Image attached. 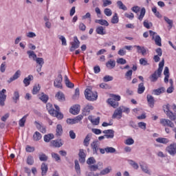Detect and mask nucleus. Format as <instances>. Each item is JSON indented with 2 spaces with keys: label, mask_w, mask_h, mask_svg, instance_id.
Listing matches in <instances>:
<instances>
[{
  "label": "nucleus",
  "mask_w": 176,
  "mask_h": 176,
  "mask_svg": "<svg viewBox=\"0 0 176 176\" xmlns=\"http://www.w3.org/2000/svg\"><path fill=\"white\" fill-rule=\"evenodd\" d=\"M164 108H166V116L169 118L171 120H176V114L168 110V104L165 105Z\"/></svg>",
  "instance_id": "17"
},
{
  "label": "nucleus",
  "mask_w": 176,
  "mask_h": 176,
  "mask_svg": "<svg viewBox=\"0 0 176 176\" xmlns=\"http://www.w3.org/2000/svg\"><path fill=\"white\" fill-rule=\"evenodd\" d=\"M65 84L69 89H74V85L71 81L67 75L65 76Z\"/></svg>",
  "instance_id": "25"
},
{
  "label": "nucleus",
  "mask_w": 176,
  "mask_h": 176,
  "mask_svg": "<svg viewBox=\"0 0 176 176\" xmlns=\"http://www.w3.org/2000/svg\"><path fill=\"white\" fill-rule=\"evenodd\" d=\"M83 119V116L79 115L74 118H68L67 120V123L68 124H76V123H79Z\"/></svg>",
  "instance_id": "8"
},
{
  "label": "nucleus",
  "mask_w": 176,
  "mask_h": 176,
  "mask_svg": "<svg viewBox=\"0 0 176 176\" xmlns=\"http://www.w3.org/2000/svg\"><path fill=\"white\" fill-rule=\"evenodd\" d=\"M143 25L144 27H145V28H147V30H149L151 28V27H152V23H149V21H148V20H145L143 22Z\"/></svg>",
  "instance_id": "62"
},
{
  "label": "nucleus",
  "mask_w": 176,
  "mask_h": 176,
  "mask_svg": "<svg viewBox=\"0 0 176 176\" xmlns=\"http://www.w3.org/2000/svg\"><path fill=\"white\" fill-rule=\"evenodd\" d=\"M117 6L119 9H120L121 10H127V7L123 4V2H122V1H117Z\"/></svg>",
  "instance_id": "41"
},
{
  "label": "nucleus",
  "mask_w": 176,
  "mask_h": 176,
  "mask_svg": "<svg viewBox=\"0 0 176 176\" xmlns=\"http://www.w3.org/2000/svg\"><path fill=\"white\" fill-rule=\"evenodd\" d=\"M140 168L145 174H148V175H152V171L149 169L146 164H140Z\"/></svg>",
  "instance_id": "18"
},
{
  "label": "nucleus",
  "mask_w": 176,
  "mask_h": 176,
  "mask_svg": "<svg viewBox=\"0 0 176 176\" xmlns=\"http://www.w3.org/2000/svg\"><path fill=\"white\" fill-rule=\"evenodd\" d=\"M75 166L74 168L76 170V173H77L78 175H80V165H79V161L78 160H76L74 161Z\"/></svg>",
  "instance_id": "37"
},
{
  "label": "nucleus",
  "mask_w": 176,
  "mask_h": 176,
  "mask_svg": "<svg viewBox=\"0 0 176 176\" xmlns=\"http://www.w3.org/2000/svg\"><path fill=\"white\" fill-rule=\"evenodd\" d=\"M112 171V167L109 166L102 170L100 173V175H107V174H109Z\"/></svg>",
  "instance_id": "39"
},
{
  "label": "nucleus",
  "mask_w": 176,
  "mask_h": 176,
  "mask_svg": "<svg viewBox=\"0 0 176 176\" xmlns=\"http://www.w3.org/2000/svg\"><path fill=\"white\" fill-rule=\"evenodd\" d=\"M133 47H136L138 53H141L142 56H145V54H146V49H145L144 47L134 45Z\"/></svg>",
  "instance_id": "22"
},
{
  "label": "nucleus",
  "mask_w": 176,
  "mask_h": 176,
  "mask_svg": "<svg viewBox=\"0 0 176 176\" xmlns=\"http://www.w3.org/2000/svg\"><path fill=\"white\" fill-rule=\"evenodd\" d=\"M46 107H47V110L48 111L51 116H53L54 118H57L58 119H63V113L60 112V107H58V106L55 105V108L56 110L53 109L52 104L47 103Z\"/></svg>",
  "instance_id": "1"
},
{
  "label": "nucleus",
  "mask_w": 176,
  "mask_h": 176,
  "mask_svg": "<svg viewBox=\"0 0 176 176\" xmlns=\"http://www.w3.org/2000/svg\"><path fill=\"white\" fill-rule=\"evenodd\" d=\"M166 152L170 155V156H175L176 155V144L173 143L168 146L166 148Z\"/></svg>",
  "instance_id": "7"
},
{
  "label": "nucleus",
  "mask_w": 176,
  "mask_h": 176,
  "mask_svg": "<svg viewBox=\"0 0 176 176\" xmlns=\"http://www.w3.org/2000/svg\"><path fill=\"white\" fill-rule=\"evenodd\" d=\"M106 67L108 69H113V68L116 67V61H115V60L110 59L106 63Z\"/></svg>",
  "instance_id": "20"
},
{
  "label": "nucleus",
  "mask_w": 176,
  "mask_h": 176,
  "mask_svg": "<svg viewBox=\"0 0 176 176\" xmlns=\"http://www.w3.org/2000/svg\"><path fill=\"white\" fill-rule=\"evenodd\" d=\"M164 21H166V23H167L169 28H173V20L170 19L167 16H164Z\"/></svg>",
  "instance_id": "49"
},
{
  "label": "nucleus",
  "mask_w": 176,
  "mask_h": 176,
  "mask_svg": "<svg viewBox=\"0 0 176 176\" xmlns=\"http://www.w3.org/2000/svg\"><path fill=\"white\" fill-rule=\"evenodd\" d=\"M102 133L107 139L113 138V137H115V131L112 129L104 130Z\"/></svg>",
  "instance_id": "14"
},
{
  "label": "nucleus",
  "mask_w": 176,
  "mask_h": 176,
  "mask_svg": "<svg viewBox=\"0 0 176 176\" xmlns=\"http://www.w3.org/2000/svg\"><path fill=\"white\" fill-rule=\"evenodd\" d=\"M164 67V60L162 59L161 62L159 63V67L157 71H155L151 76L150 79L151 82H157V79L160 78V75H162V72H163V67Z\"/></svg>",
  "instance_id": "3"
},
{
  "label": "nucleus",
  "mask_w": 176,
  "mask_h": 176,
  "mask_svg": "<svg viewBox=\"0 0 176 176\" xmlns=\"http://www.w3.org/2000/svg\"><path fill=\"white\" fill-rule=\"evenodd\" d=\"M159 144H168L170 142V140L167 138H158L155 140Z\"/></svg>",
  "instance_id": "43"
},
{
  "label": "nucleus",
  "mask_w": 176,
  "mask_h": 176,
  "mask_svg": "<svg viewBox=\"0 0 176 176\" xmlns=\"http://www.w3.org/2000/svg\"><path fill=\"white\" fill-rule=\"evenodd\" d=\"M42 140V134L41 133L36 131L33 134V141H41Z\"/></svg>",
  "instance_id": "35"
},
{
  "label": "nucleus",
  "mask_w": 176,
  "mask_h": 176,
  "mask_svg": "<svg viewBox=\"0 0 176 176\" xmlns=\"http://www.w3.org/2000/svg\"><path fill=\"white\" fill-rule=\"evenodd\" d=\"M39 160H41V162H46V160H47V156H46L45 153H41L39 154Z\"/></svg>",
  "instance_id": "64"
},
{
  "label": "nucleus",
  "mask_w": 176,
  "mask_h": 176,
  "mask_svg": "<svg viewBox=\"0 0 176 176\" xmlns=\"http://www.w3.org/2000/svg\"><path fill=\"white\" fill-rule=\"evenodd\" d=\"M27 118H28V114L25 115L19 121V127H24L25 126V122H27Z\"/></svg>",
  "instance_id": "27"
},
{
  "label": "nucleus",
  "mask_w": 176,
  "mask_h": 176,
  "mask_svg": "<svg viewBox=\"0 0 176 176\" xmlns=\"http://www.w3.org/2000/svg\"><path fill=\"white\" fill-rule=\"evenodd\" d=\"M96 34H98V35H105L107 34L105 29L102 26H98L96 28Z\"/></svg>",
  "instance_id": "29"
},
{
  "label": "nucleus",
  "mask_w": 176,
  "mask_h": 176,
  "mask_svg": "<svg viewBox=\"0 0 176 176\" xmlns=\"http://www.w3.org/2000/svg\"><path fill=\"white\" fill-rule=\"evenodd\" d=\"M78 156L80 163H85L86 162V151L85 150L80 149Z\"/></svg>",
  "instance_id": "13"
},
{
  "label": "nucleus",
  "mask_w": 176,
  "mask_h": 176,
  "mask_svg": "<svg viewBox=\"0 0 176 176\" xmlns=\"http://www.w3.org/2000/svg\"><path fill=\"white\" fill-rule=\"evenodd\" d=\"M96 159H94L93 157H90L87 160V164H88L89 166H91V164H96Z\"/></svg>",
  "instance_id": "57"
},
{
  "label": "nucleus",
  "mask_w": 176,
  "mask_h": 176,
  "mask_svg": "<svg viewBox=\"0 0 176 176\" xmlns=\"http://www.w3.org/2000/svg\"><path fill=\"white\" fill-rule=\"evenodd\" d=\"M27 54L29 56V58L32 59L33 61H35L36 58L38 57L36 56V54L32 50H29L27 52Z\"/></svg>",
  "instance_id": "32"
},
{
  "label": "nucleus",
  "mask_w": 176,
  "mask_h": 176,
  "mask_svg": "<svg viewBox=\"0 0 176 176\" xmlns=\"http://www.w3.org/2000/svg\"><path fill=\"white\" fill-rule=\"evenodd\" d=\"M33 78L34 77L32 75H29L28 77L24 78L23 83L26 87L27 86H30V83H31V80H32Z\"/></svg>",
  "instance_id": "33"
},
{
  "label": "nucleus",
  "mask_w": 176,
  "mask_h": 176,
  "mask_svg": "<svg viewBox=\"0 0 176 176\" xmlns=\"http://www.w3.org/2000/svg\"><path fill=\"white\" fill-rule=\"evenodd\" d=\"M51 156L52 159H54L55 162H60V160H61V157H60V155L56 153H52Z\"/></svg>",
  "instance_id": "51"
},
{
  "label": "nucleus",
  "mask_w": 176,
  "mask_h": 176,
  "mask_svg": "<svg viewBox=\"0 0 176 176\" xmlns=\"http://www.w3.org/2000/svg\"><path fill=\"white\" fill-rule=\"evenodd\" d=\"M5 101H6V89H3L0 91V105L5 106Z\"/></svg>",
  "instance_id": "10"
},
{
  "label": "nucleus",
  "mask_w": 176,
  "mask_h": 176,
  "mask_svg": "<svg viewBox=\"0 0 176 176\" xmlns=\"http://www.w3.org/2000/svg\"><path fill=\"white\" fill-rule=\"evenodd\" d=\"M120 109L121 110V112L122 113H123V112L124 113H127V114L130 113V108H129V107H126L124 106H120Z\"/></svg>",
  "instance_id": "54"
},
{
  "label": "nucleus",
  "mask_w": 176,
  "mask_h": 176,
  "mask_svg": "<svg viewBox=\"0 0 176 176\" xmlns=\"http://www.w3.org/2000/svg\"><path fill=\"white\" fill-rule=\"evenodd\" d=\"M104 13L107 17H111V16H112V10H111V8H107L104 10Z\"/></svg>",
  "instance_id": "55"
},
{
  "label": "nucleus",
  "mask_w": 176,
  "mask_h": 176,
  "mask_svg": "<svg viewBox=\"0 0 176 176\" xmlns=\"http://www.w3.org/2000/svg\"><path fill=\"white\" fill-rule=\"evenodd\" d=\"M12 100L15 104H17V101L20 100V92L15 90L13 94Z\"/></svg>",
  "instance_id": "26"
},
{
  "label": "nucleus",
  "mask_w": 176,
  "mask_h": 176,
  "mask_svg": "<svg viewBox=\"0 0 176 176\" xmlns=\"http://www.w3.org/2000/svg\"><path fill=\"white\" fill-rule=\"evenodd\" d=\"M91 147L94 155H98V151L100 149V142H98V140H94L91 144Z\"/></svg>",
  "instance_id": "6"
},
{
  "label": "nucleus",
  "mask_w": 176,
  "mask_h": 176,
  "mask_svg": "<svg viewBox=\"0 0 176 176\" xmlns=\"http://www.w3.org/2000/svg\"><path fill=\"white\" fill-rule=\"evenodd\" d=\"M125 145H133L134 144V139L129 138L124 141Z\"/></svg>",
  "instance_id": "59"
},
{
  "label": "nucleus",
  "mask_w": 176,
  "mask_h": 176,
  "mask_svg": "<svg viewBox=\"0 0 176 176\" xmlns=\"http://www.w3.org/2000/svg\"><path fill=\"white\" fill-rule=\"evenodd\" d=\"M160 124L164 126H168V127L174 128V122L166 118H162L160 120Z\"/></svg>",
  "instance_id": "12"
},
{
  "label": "nucleus",
  "mask_w": 176,
  "mask_h": 176,
  "mask_svg": "<svg viewBox=\"0 0 176 176\" xmlns=\"http://www.w3.org/2000/svg\"><path fill=\"white\" fill-rule=\"evenodd\" d=\"M85 96L87 100L89 101H96L98 98V95L96 91H93L91 89L87 88L85 91Z\"/></svg>",
  "instance_id": "4"
},
{
  "label": "nucleus",
  "mask_w": 176,
  "mask_h": 176,
  "mask_svg": "<svg viewBox=\"0 0 176 176\" xmlns=\"http://www.w3.org/2000/svg\"><path fill=\"white\" fill-rule=\"evenodd\" d=\"M122 113L120 107H118L117 109L114 111V113L112 116L113 119H122Z\"/></svg>",
  "instance_id": "16"
},
{
  "label": "nucleus",
  "mask_w": 176,
  "mask_h": 176,
  "mask_svg": "<svg viewBox=\"0 0 176 176\" xmlns=\"http://www.w3.org/2000/svg\"><path fill=\"white\" fill-rule=\"evenodd\" d=\"M47 170H49V168L47 167V164L45 163H43L41 164V175H46V173H47Z\"/></svg>",
  "instance_id": "38"
},
{
  "label": "nucleus",
  "mask_w": 176,
  "mask_h": 176,
  "mask_svg": "<svg viewBox=\"0 0 176 176\" xmlns=\"http://www.w3.org/2000/svg\"><path fill=\"white\" fill-rule=\"evenodd\" d=\"M153 39H154L155 45H157V46H162V38H160V36L156 35L155 38Z\"/></svg>",
  "instance_id": "47"
},
{
  "label": "nucleus",
  "mask_w": 176,
  "mask_h": 176,
  "mask_svg": "<svg viewBox=\"0 0 176 176\" xmlns=\"http://www.w3.org/2000/svg\"><path fill=\"white\" fill-rule=\"evenodd\" d=\"M128 163L129 164H130V166H131V167H133V168H134L135 170H138L139 168L138 164H137V162H135L134 160H129Z\"/></svg>",
  "instance_id": "40"
},
{
  "label": "nucleus",
  "mask_w": 176,
  "mask_h": 176,
  "mask_svg": "<svg viewBox=\"0 0 176 176\" xmlns=\"http://www.w3.org/2000/svg\"><path fill=\"white\" fill-rule=\"evenodd\" d=\"M38 97L42 102H44V104H46L47 101H49V96L46 95L45 93L42 92L38 95Z\"/></svg>",
  "instance_id": "19"
},
{
  "label": "nucleus",
  "mask_w": 176,
  "mask_h": 176,
  "mask_svg": "<svg viewBox=\"0 0 176 176\" xmlns=\"http://www.w3.org/2000/svg\"><path fill=\"white\" fill-rule=\"evenodd\" d=\"M51 145L55 148H60L63 146V142H61V140H52L51 142Z\"/></svg>",
  "instance_id": "34"
},
{
  "label": "nucleus",
  "mask_w": 176,
  "mask_h": 176,
  "mask_svg": "<svg viewBox=\"0 0 176 176\" xmlns=\"http://www.w3.org/2000/svg\"><path fill=\"white\" fill-rule=\"evenodd\" d=\"M20 76H21V71L17 70L14 73V74L7 80V82L8 83H12V82H14V80H17V79H19Z\"/></svg>",
  "instance_id": "11"
},
{
  "label": "nucleus",
  "mask_w": 176,
  "mask_h": 176,
  "mask_svg": "<svg viewBox=\"0 0 176 176\" xmlns=\"http://www.w3.org/2000/svg\"><path fill=\"white\" fill-rule=\"evenodd\" d=\"M56 97L59 101H65V96H64V94H63V92H58L56 94Z\"/></svg>",
  "instance_id": "45"
},
{
  "label": "nucleus",
  "mask_w": 176,
  "mask_h": 176,
  "mask_svg": "<svg viewBox=\"0 0 176 176\" xmlns=\"http://www.w3.org/2000/svg\"><path fill=\"white\" fill-rule=\"evenodd\" d=\"M54 86L57 89H63V76L58 74L54 82Z\"/></svg>",
  "instance_id": "5"
},
{
  "label": "nucleus",
  "mask_w": 176,
  "mask_h": 176,
  "mask_svg": "<svg viewBox=\"0 0 176 176\" xmlns=\"http://www.w3.org/2000/svg\"><path fill=\"white\" fill-rule=\"evenodd\" d=\"M133 13L137 14V19L140 21H142L144 20V17H145V14L146 13V10L145 8H142L138 6H135L131 9Z\"/></svg>",
  "instance_id": "2"
},
{
  "label": "nucleus",
  "mask_w": 176,
  "mask_h": 176,
  "mask_svg": "<svg viewBox=\"0 0 176 176\" xmlns=\"http://www.w3.org/2000/svg\"><path fill=\"white\" fill-rule=\"evenodd\" d=\"M70 52H74L76 49H78L80 45V41L78 39V36L74 37V41L71 43Z\"/></svg>",
  "instance_id": "9"
},
{
  "label": "nucleus",
  "mask_w": 176,
  "mask_h": 176,
  "mask_svg": "<svg viewBox=\"0 0 176 176\" xmlns=\"http://www.w3.org/2000/svg\"><path fill=\"white\" fill-rule=\"evenodd\" d=\"M145 91V86H144V82H141L138 85V94H142Z\"/></svg>",
  "instance_id": "42"
},
{
  "label": "nucleus",
  "mask_w": 176,
  "mask_h": 176,
  "mask_svg": "<svg viewBox=\"0 0 176 176\" xmlns=\"http://www.w3.org/2000/svg\"><path fill=\"white\" fill-rule=\"evenodd\" d=\"M91 140V134L88 133L83 141L84 146H89L90 145V140Z\"/></svg>",
  "instance_id": "23"
},
{
  "label": "nucleus",
  "mask_w": 176,
  "mask_h": 176,
  "mask_svg": "<svg viewBox=\"0 0 176 176\" xmlns=\"http://www.w3.org/2000/svg\"><path fill=\"white\" fill-rule=\"evenodd\" d=\"M166 91V89L164 87H160L157 89H154L153 91V94L154 96H160V94H163Z\"/></svg>",
  "instance_id": "24"
},
{
  "label": "nucleus",
  "mask_w": 176,
  "mask_h": 176,
  "mask_svg": "<svg viewBox=\"0 0 176 176\" xmlns=\"http://www.w3.org/2000/svg\"><path fill=\"white\" fill-rule=\"evenodd\" d=\"M80 111V105L79 104H75L73 107H71L69 112L72 115H78L79 112Z\"/></svg>",
  "instance_id": "15"
},
{
  "label": "nucleus",
  "mask_w": 176,
  "mask_h": 176,
  "mask_svg": "<svg viewBox=\"0 0 176 176\" xmlns=\"http://www.w3.org/2000/svg\"><path fill=\"white\" fill-rule=\"evenodd\" d=\"M39 90H41V86L39 85H34L32 90V94H38Z\"/></svg>",
  "instance_id": "52"
},
{
  "label": "nucleus",
  "mask_w": 176,
  "mask_h": 176,
  "mask_svg": "<svg viewBox=\"0 0 176 176\" xmlns=\"http://www.w3.org/2000/svg\"><path fill=\"white\" fill-rule=\"evenodd\" d=\"M95 23L100 24V25H105L106 27L109 25V23H108L105 19H96L95 20Z\"/></svg>",
  "instance_id": "36"
},
{
  "label": "nucleus",
  "mask_w": 176,
  "mask_h": 176,
  "mask_svg": "<svg viewBox=\"0 0 176 176\" xmlns=\"http://www.w3.org/2000/svg\"><path fill=\"white\" fill-rule=\"evenodd\" d=\"M34 61H36V64L39 65V67H41V68H42V67H43V64H45V60H43V58H36Z\"/></svg>",
  "instance_id": "48"
},
{
  "label": "nucleus",
  "mask_w": 176,
  "mask_h": 176,
  "mask_svg": "<svg viewBox=\"0 0 176 176\" xmlns=\"http://www.w3.org/2000/svg\"><path fill=\"white\" fill-rule=\"evenodd\" d=\"M107 102L111 107H113V108H118V107H119V102L112 98L108 99Z\"/></svg>",
  "instance_id": "28"
},
{
  "label": "nucleus",
  "mask_w": 176,
  "mask_h": 176,
  "mask_svg": "<svg viewBox=\"0 0 176 176\" xmlns=\"http://www.w3.org/2000/svg\"><path fill=\"white\" fill-rule=\"evenodd\" d=\"M27 164L29 166H32L34 164V157L29 155L27 158Z\"/></svg>",
  "instance_id": "56"
},
{
  "label": "nucleus",
  "mask_w": 176,
  "mask_h": 176,
  "mask_svg": "<svg viewBox=\"0 0 176 176\" xmlns=\"http://www.w3.org/2000/svg\"><path fill=\"white\" fill-rule=\"evenodd\" d=\"M152 12L157 17L158 19H162V15L160 14V12L157 11V8L156 7H154L152 8Z\"/></svg>",
  "instance_id": "50"
},
{
  "label": "nucleus",
  "mask_w": 176,
  "mask_h": 176,
  "mask_svg": "<svg viewBox=\"0 0 176 176\" xmlns=\"http://www.w3.org/2000/svg\"><path fill=\"white\" fill-rule=\"evenodd\" d=\"M79 96H80L79 88H76L75 90V93L72 97L73 100H78V98H79Z\"/></svg>",
  "instance_id": "60"
},
{
  "label": "nucleus",
  "mask_w": 176,
  "mask_h": 176,
  "mask_svg": "<svg viewBox=\"0 0 176 176\" xmlns=\"http://www.w3.org/2000/svg\"><path fill=\"white\" fill-rule=\"evenodd\" d=\"M94 109V107H93V105L91 104H87L84 108L85 112H90V111H93Z\"/></svg>",
  "instance_id": "58"
},
{
  "label": "nucleus",
  "mask_w": 176,
  "mask_h": 176,
  "mask_svg": "<svg viewBox=\"0 0 176 176\" xmlns=\"http://www.w3.org/2000/svg\"><path fill=\"white\" fill-rule=\"evenodd\" d=\"M106 153H115L116 152V148L113 147L107 146L105 148Z\"/></svg>",
  "instance_id": "53"
},
{
  "label": "nucleus",
  "mask_w": 176,
  "mask_h": 176,
  "mask_svg": "<svg viewBox=\"0 0 176 176\" xmlns=\"http://www.w3.org/2000/svg\"><path fill=\"white\" fill-rule=\"evenodd\" d=\"M61 135H63V126L58 124L56 129V136L60 137Z\"/></svg>",
  "instance_id": "31"
},
{
  "label": "nucleus",
  "mask_w": 176,
  "mask_h": 176,
  "mask_svg": "<svg viewBox=\"0 0 176 176\" xmlns=\"http://www.w3.org/2000/svg\"><path fill=\"white\" fill-rule=\"evenodd\" d=\"M111 21L112 24H118V23H119V16H118V13H115L113 14Z\"/></svg>",
  "instance_id": "46"
},
{
  "label": "nucleus",
  "mask_w": 176,
  "mask_h": 176,
  "mask_svg": "<svg viewBox=\"0 0 176 176\" xmlns=\"http://www.w3.org/2000/svg\"><path fill=\"white\" fill-rule=\"evenodd\" d=\"M88 119L90 120V122L95 124L96 126L100 124V117H98L96 118H93V116H89L88 117Z\"/></svg>",
  "instance_id": "30"
},
{
  "label": "nucleus",
  "mask_w": 176,
  "mask_h": 176,
  "mask_svg": "<svg viewBox=\"0 0 176 176\" xmlns=\"http://www.w3.org/2000/svg\"><path fill=\"white\" fill-rule=\"evenodd\" d=\"M147 102L150 108H153L155 107V98L151 95H147Z\"/></svg>",
  "instance_id": "21"
},
{
  "label": "nucleus",
  "mask_w": 176,
  "mask_h": 176,
  "mask_svg": "<svg viewBox=\"0 0 176 176\" xmlns=\"http://www.w3.org/2000/svg\"><path fill=\"white\" fill-rule=\"evenodd\" d=\"M53 138H54V135L49 133L44 136V141L45 142H50L51 140H53Z\"/></svg>",
  "instance_id": "44"
},
{
  "label": "nucleus",
  "mask_w": 176,
  "mask_h": 176,
  "mask_svg": "<svg viewBox=\"0 0 176 176\" xmlns=\"http://www.w3.org/2000/svg\"><path fill=\"white\" fill-rule=\"evenodd\" d=\"M138 126L142 130H146V123L145 122H138Z\"/></svg>",
  "instance_id": "63"
},
{
  "label": "nucleus",
  "mask_w": 176,
  "mask_h": 176,
  "mask_svg": "<svg viewBox=\"0 0 176 176\" xmlns=\"http://www.w3.org/2000/svg\"><path fill=\"white\" fill-rule=\"evenodd\" d=\"M102 6L103 8H107V6H109V5H112V1L111 0H102Z\"/></svg>",
  "instance_id": "61"
}]
</instances>
